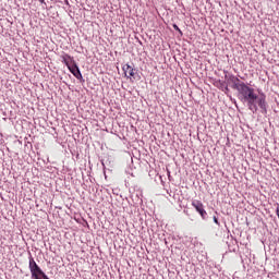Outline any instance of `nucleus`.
<instances>
[{
    "mask_svg": "<svg viewBox=\"0 0 279 279\" xmlns=\"http://www.w3.org/2000/svg\"><path fill=\"white\" fill-rule=\"evenodd\" d=\"M238 93L240 95L241 101L246 102L248 109L252 112H257L258 106L262 110H265L266 108L265 96L256 95V93H254V88L245 85L244 87H240V90Z\"/></svg>",
    "mask_w": 279,
    "mask_h": 279,
    "instance_id": "nucleus-1",
    "label": "nucleus"
},
{
    "mask_svg": "<svg viewBox=\"0 0 279 279\" xmlns=\"http://www.w3.org/2000/svg\"><path fill=\"white\" fill-rule=\"evenodd\" d=\"M192 206L195 208L196 213H198L202 219H206V215H208V213H206V209H204V203H202V201H193Z\"/></svg>",
    "mask_w": 279,
    "mask_h": 279,
    "instance_id": "nucleus-2",
    "label": "nucleus"
},
{
    "mask_svg": "<svg viewBox=\"0 0 279 279\" xmlns=\"http://www.w3.org/2000/svg\"><path fill=\"white\" fill-rule=\"evenodd\" d=\"M229 82L233 84L232 88H234V90H238V93L241 90V88L245 86V83L241 82V80H239V77L234 75L229 76Z\"/></svg>",
    "mask_w": 279,
    "mask_h": 279,
    "instance_id": "nucleus-3",
    "label": "nucleus"
},
{
    "mask_svg": "<svg viewBox=\"0 0 279 279\" xmlns=\"http://www.w3.org/2000/svg\"><path fill=\"white\" fill-rule=\"evenodd\" d=\"M68 69L77 80L82 77V72H80V68H77V64L72 63Z\"/></svg>",
    "mask_w": 279,
    "mask_h": 279,
    "instance_id": "nucleus-4",
    "label": "nucleus"
},
{
    "mask_svg": "<svg viewBox=\"0 0 279 279\" xmlns=\"http://www.w3.org/2000/svg\"><path fill=\"white\" fill-rule=\"evenodd\" d=\"M122 71H124L125 77H134L136 75L134 68L130 64L123 65Z\"/></svg>",
    "mask_w": 279,
    "mask_h": 279,
    "instance_id": "nucleus-5",
    "label": "nucleus"
},
{
    "mask_svg": "<svg viewBox=\"0 0 279 279\" xmlns=\"http://www.w3.org/2000/svg\"><path fill=\"white\" fill-rule=\"evenodd\" d=\"M62 62L64 65H66L68 68H70L73 64V58L69 54H64L62 57Z\"/></svg>",
    "mask_w": 279,
    "mask_h": 279,
    "instance_id": "nucleus-6",
    "label": "nucleus"
},
{
    "mask_svg": "<svg viewBox=\"0 0 279 279\" xmlns=\"http://www.w3.org/2000/svg\"><path fill=\"white\" fill-rule=\"evenodd\" d=\"M214 222L219 226V219L216 218V216H214Z\"/></svg>",
    "mask_w": 279,
    "mask_h": 279,
    "instance_id": "nucleus-7",
    "label": "nucleus"
},
{
    "mask_svg": "<svg viewBox=\"0 0 279 279\" xmlns=\"http://www.w3.org/2000/svg\"><path fill=\"white\" fill-rule=\"evenodd\" d=\"M173 28L177 29V32H180V27H178V25H173Z\"/></svg>",
    "mask_w": 279,
    "mask_h": 279,
    "instance_id": "nucleus-8",
    "label": "nucleus"
}]
</instances>
